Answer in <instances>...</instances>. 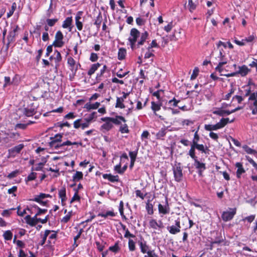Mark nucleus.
Segmentation results:
<instances>
[{
  "label": "nucleus",
  "instance_id": "nucleus-1",
  "mask_svg": "<svg viewBox=\"0 0 257 257\" xmlns=\"http://www.w3.org/2000/svg\"><path fill=\"white\" fill-rule=\"evenodd\" d=\"M20 137L18 133L12 132L10 131L0 132V144L2 146L9 147L17 140Z\"/></svg>",
  "mask_w": 257,
  "mask_h": 257
},
{
  "label": "nucleus",
  "instance_id": "nucleus-2",
  "mask_svg": "<svg viewBox=\"0 0 257 257\" xmlns=\"http://www.w3.org/2000/svg\"><path fill=\"white\" fill-rule=\"evenodd\" d=\"M234 119L229 121L228 118H222L220 121L215 124H205L204 129L207 131L212 132L216 131L224 127L228 123L233 122Z\"/></svg>",
  "mask_w": 257,
  "mask_h": 257
},
{
  "label": "nucleus",
  "instance_id": "nucleus-3",
  "mask_svg": "<svg viewBox=\"0 0 257 257\" xmlns=\"http://www.w3.org/2000/svg\"><path fill=\"white\" fill-rule=\"evenodd\" d=\"M216 59L218 61V64L215 67V69L219 73H221L224 71L223 65L227 64L228 61V59L222 49H219V55L216 58Z\"/></svg>",
  "mask_w": 257,
  "mask_h": 257
},
{
  "label": "nucleus",
  "instance_id": "nucleus-4",
  "mask_svg": "<svg viewBox=\"0 0 257 257\" xmlns=\"http://www.w3.org/2000/svg\"><path fill=\"white\" fill-rule=\"evenodd\" d=\"M190 147L191 148L188 154L191 158H194L195 157H196L195 154L196 149L202 153H206V151L208 150V148L206 146L203 144H199V143L191 145Z\"/></svg>",
  "mask_w": 257,
  "mask_h": 257
},
{
  "label": "nucleus",
  "instance_id": "nucleus-5",
  "mask_svg": "<svg viewBox=\"0 0 257 257\" xmlns=\"http://www.w3.org/2000/svg\"><path fill=\"white\" fill-rule=\"evenodd\" d=\"M140 36V32L136 28H133L131 30L130 35L128 38L130 45L132 50H134L137 47L136 42L138 38Z\"/></svg>",
  "mask_w": 257,
  "mask_h": 257
},
{
  "label": "nucleus",
  "instance_id": "nucleus-6",
  "mask_svg": "<svg viewBox=\"0 0 257 257\" xmlns=\"http://www.w3.org/2000/svg\"><path fill=\"white\" fill-rule=\"evenodd\" d=\"M37 216L35 215L34 217H31L30 215H28L25 217V220L27 223L31 226H35L38 222H41L43 224L45 223L48 220V215L46 216L44 219L37 218Z\"/></svg>",
  "mask_w": 257,
  "mask_h": 257
},
{
  "label": "nucleus",
  "instance_id": "nucleus-7",
  "mask_svg": "<svg viewBox=\"0 0 257 257\" xmlns=\"http://www.w3.org/2000/svg\"><path fill=\"white\" fill-rule=\"evenodd\" d=\"M46 198H52V196L48 194L41 193L39 194L35 195L34 198L30 200L36 202L42 206H46L48 202V200H45Z\"/></svg>",
  "mask_w": 257,
  "mask_h": 257
},
{
  "label": "nucleus",
  "instance_id": "nucleus-8",
  "mask_svg": "<svg viewBox=\"0 0 257 257\" xmlns=\"http://www.w3.org/2000/svg\"><path fill=\"white\" fill-rule=\"evenodd\" d=\"M248 100L250 102V107L253 114H257V92L250 94Z\"/></svg>",
  "mask_w": 257,
  "mask_h": 257
},
{
  "label": "nucleus",
  "instance_id": "nucleus-9",
  "mask_svg": "<svg viewBox=\"0 0 257 257\" xmlns=\"http://www.w3.org/2000/svg\"><path fill=\"white\" fill-rule=\"evenodd\" d=\"M110 118V117H102L101 120L102 121L105 122L100 127V130L103 133H106L109 131H110L113 126V123L111 120L109 119Z\"/></svg>",
  "mask_w": 257,
  "mask_h": 257
},
{
  "label": "nucleus",
  "instance_id": "nucleus-10",
  "mask_svg": "<svg viewBox=\"0 0 257 257\" xmlns=\"http://www.w3.org/2000/svg\"><path fill=\"white\" fill-rule=\"evenodd\" d=\"M167 229L171 234H176L181 231V225L180 219L178 218L175 221V225L168 226Z\"/></svg>",
  "mask_w": 257,
  "mask_h": 257
},
{
  "label": "nucleus",
  "instance_id": "nucleus-11",
  "mask_svg": "<svg viewBox=\"0 0 257 257\" xmlns=\"http://www.w3.org/2000/svg\"><path fill=\"white\" fill-rule=\"evenodd\" d=\"M64 38L63 35L60 31H58L56 32L55 36V40L53 43V45L55 47H62L64 42L63 40Z\"/></svg>",
  "mask_w": 257,
  "mask_h": 257
},
{
  "label": "nucleus",
  "instance_id": "nucleus-12",
  "mask_svg": "<svg viewBox=\"0 0 257 257\" xmlns=\"http://www.w3.org/2000/svg\"><path fill=\"white\" fill-rule=\"evenodd\" d=\"M158 210L160 214L165 215L169 214L170 211V208L168 203V198L166 197L165 204H159Z\"/></svg>",
  "mask_w": 257,
  "mask_h": 257
},
{
  "label": "nucleus",
  "instance_id": "nucleus-13",
  "mask_svg": "<svg viewBox=\"0 0 257 257\" xmlns=\"http://www.w3.org/2000/svg\"><path fill=\"white\" fill-rule=\"evenodd\" d=\"M236 213V209H230L229 211H224L221 215L222 219L224 221L231 220Z\"/></svg>",
  "mask_w": 257,
  "mask_h": 257
},
{
  "label": "nucleus",
  "instance_id": "nucleus-14",
  "mask_svg": "<svg viewBox=\"0 0 257 257\" xmlns=\"http://www.w3.org/2000/svg\"><path fill=\"white\" fill-rule=\"evenodd\" d=\"M117 214L116 212L114 211L113 209L107 211H101L97 214L98 216L103 217L105 219H110L111 217H115Z\"/></svg>",
  "mask_w": 257,
  "mask_h": 257
},
{
  "label": "nucleus",
  "instance_id": "nucleus-15",
  "mask_svg": "<svg viewBox=\"0 0 257 257\" xmlns=\"http://www.w3.org/2000/svg\"><path fill=\"white\" fill-rule=\"evenodd\" d=\"M149 227L154 230H160L164 227L163 223L161 220L157 221L155 219H151L149 222Z\"/></svg>",
  "mask_w": 257,
  "mask_h": 257
},
{
  "label": "nucleus",
  "instance_id": "nucleus-16",
  "mask_svg": "<svg viewBox=\"0 0 257 257\" xmlns=\"http://www.w3.org/2000/svg\"><path fill=\"white\" fill-rule=\"evenodd\" d=\"M24 146L23 144H19L15 146V147L10 149L9 152V158L13 157L14 158L17 154L20 153L21 150L24 148Z\"/></svg>",
  "mask_w": 257,
  "mask_h": 257
},
{
  "label": "nucleus",
  "instance_id": "nucleus-17",
  "mask_svg": "<svg viewBox=\"0 0 257 257\" xmlns=\"http://www.w3.org/2000/svg\"><path fill=\"white\" fill-rule=\"evenodd\" d=\"M194 161V166L195 168L198 170V174L199 176L202 175L203 171L206 169L205 164L203 163L200 162L197 159V157L194 158H192Z\"/></svg>",
  "mask_w": 257,
  "mask_h": 257
},
{
  "label": "nucleus",
  "instance_id": "nucleus-18",
  "mask_svg": "<svg viewBox=\"0 0 257 257\" xmlns=\"http://www.w3.org/2000/svg\"><path fill=\"white\" fill-rule=\"evenodd\" d=\"M173 174L176 181L179 182L182 180L183 173L182 169L180 166H176L173 168Z\"/></svg>",
  "mask_w": 257,
  "mask_h": 257
},
{
  "label": "nucleus",
  "instance_id": "nucleus-19",
  "mask_svg": "<svg viewBox=\"0 0 257 257\" xmlns=\"http://www.w3.org/2000/svg\"><path fill=\"white\" fill-rule=\"evenodd\" d=\"M78 143L77 142H71L69 141H67L65 142L61 143V142L59 143H55V142H50V146L52 147H54L55 149H59L61 147H63L65 146H70V145H77Z\"/></svg>",
  "mask_w": 257,
  "mask_h": 257
},
{
  "label": "nucleus",
  "instance_id": "nucleus-20",
  "mask_svg": "<svg viewBox=\"0 0 257 257\" xmlns=\"http://www.w3.org/2000/svg\"><path fill=\"white\" fill-rule=\"evenodd\" d=\"M59 197L61 199V203L62 206H65L67 200L66 194V188L65 186L62 187L58 191Z\"/></svg>",
  "mask_w": 257,
  "mask_h": 257
},
{
  "label": "nucleus",
  "instance_id": "nucleus-21",
  "mask_svg": "<svg viewBox=\"0 0 257 257\" xmlns=\"http://www.w3.org/2000/svg\"><path fill=\"white\" fill-rule=\"evenodd\" d=\"M140 39L138 41L137 44V47L139 48L140 46L143 45L146 41V40L148 38L149 34L147 31H145L142 33H140Z\"/></svg>",
  "mask_w": 257,
  "mask_h": 257
},
{
  "label": "nucleus",
  "instance_id": "nucleus-22",
  "mask_svg": "<svg viewBox=\"0 0 257 257\" xmlns=\"http://www.w3.org/2000/svg\"><path fill=\"white\" fill-rule=\"evenodd\" d=\"M112 121V123L116 125H119L121 122H126V120L125 118L120 115H116L114 117H110L109 119Z\"/></svg>",
  "mask_w": 257,
  "mask_h": 257
},
{
  "label": "nucleus",
  "instance_id": "nucleus-23",
  "mask_svg": "<svg viewBox=\"0 0 257 257\" xmlns=\"http://www.w3.org/2000/svg\"><path fill=\"white\" fill-rule=\"evenodd\" d=\"M72 18L67 17L63 22L62 24V27L64 29H68L69 31L70 32L72 30Z\"/></svg>",
  "mask_w": 257,
  "mask_h": 257
},
{
  "label": "nucleus",
  "instance_id": "nucleus-24",
  "mask_svg": "<svg viewBox=\"0 0 257 257\" xmlns=\"http://www.w3.org/2000/svg\"><path fill=\"white\" fill-rule=\"evenodd\" d=\"M104 179H107L111 182H116L119 181V177L118 175H112L111 174H104L102 175Z\"/></svg>",
  "mask_w": 257,
  "mask_h": 257
},
{
  "label": "nucleus",
  "instance_id": "nucleus-25",
  "mask_svg": "<svg viewBox=\"0 0 257 257\" xmlns=\"http://www.w3.org/2000/svg\"><path fill=\"white\" fill-rule=\"evenodd\" d=\"M67 63L68 65L70 66V69L71 71L74 70L76 72L78 68V66H80L79 64H76L75 61L72 57H69L67 59Z\"/></svg>",
  "mask_w": 257,
  "mask_h": 257
},
{
  "label": "nucleus",
  "instance_id": "nucleus-26",
  "mask_svg": "<svg viewBox=\"0 0 257 257\" xmlns=\"http://www.w3.org/2000/svg\"><path fill=\"white\" fill-rule=\"evenodd\" d=\"M250 71V69L245 65L241 66L238 67V70L237 71L238 74H240L241 76H245L248 72Z\"/></svg>",
  "mask_w": 257,
  "mask_h": 257
},
{
  "label": "nucleus",
  "instance_id": "nucleus-27",
  "mask_svg": "<svg viewBox=\"0 0 257 257\" xmlns=\"http://www.w3.org/2000/svg\"><path fill=\"white\" fill-rule=\"evenodd\" d=\"M82 13V12H78L75 17V24L77 28L79 31L82 30L83 28V24L82 22L79 21L81 19Z\"/></svg>",
  "mask_w": 257,
  "mask_h": 257
},
{
  "label": "nucleus",
  "instance_id": "nucleus-28",
  "mask_svg": "<svg viewBox=\"0 0 257 257\" xmlns=\"http://www.w3.org/2000/svg\"><path fill=\"white\" fill-rule=\"evenodd\" d=\"M139 244L141 250V252L143 253H147V252L150 251L151 250H149V247L147 244V242L145 240H141L139 242Z\"/></svg>",
  "mask_w": 257,
  "mask_h": 257
},
{
  "label": "nucleus",
  "instance_id": "nucleus-29",
  "mask_svg": "<svg viewBox=\"0 0 257 257\" xmlns=\"http://www.w3.org/2000/svg\"><path fill=\"white\" fill-rule=\"evenodd\" d=\"M236 168H237L236 171V177L240 178L242 174L245 172V170L243 168L242 165L241 163L237 162L235 165Z\"/></svg>",
  "mask_w": 257,
  "mask_h": 257
},
{
  "label": "nucleus",
  "instance_id": "nucleus-30",
  "mask_svg": "<svg viewBox=\"0 0 257 257\" xmlns=\"http://www.w3.org/2000/svg\"><path fill=\"white\" fill-rule=\"evenodd\" d=\"M100 105V103L96 102L94 103L91 104L90 102L86 103L84 106V108L89 110L90 109H95L97 108Z\"/></svg>",
  "mask_w": 257,
  "mask_h": 257
},
{
  "label": "nucleus",
  "instance_id": "nucleus-31",
  "mask_svg": "<svg viewBox=\"0 0 257 257\" xmlns=\"http://www.w3.org/2000/svg\"><path fill=\"white\" fill-rule=\"evenodd\" d=\"M54 55H55L54 59H55V61L56 63L55 67H56V69H57L58 68V67L59 66L60 62H61L62 60V57H61L60 53L59 51H58L57 50H56L55 51Z\"/></svg>",
  "mask_w": 257,
  "mask_h": 257
},
{
  "label": "nucleus",
  "instance_id": "nucleus-32",
  "mask_svg": "<svg viewBox=\"0 0 257 257\" xmlns=\"http://www.w3.org/2000/svg\"><path fill=\"white\" fill-rule=\"evenodd\" d=\"M100 64L98 63L93 64L88 71V74L90 76L92 75L96 70L100 67Z\"/></svg>",
  "mask_w": 257,
  "mask_h": 257
},
{
  "label": "nucleus",
  "instance_id": "nucleus-33",
  "mask_svg": "<svg viewBox=\"0 0 257 257\" xmlns=\"http://www.w3.org/2000/svg\"><path fill=\"white\" fill-rule=\"evenodd\" d=\"M198 130L199 127L197 128V130L194 133L193 138L190 144V146L199 143L200 138L198 133Z\"/></svg>",
  "mask_w": 257,
  "mask_h": 257
},
{
  "label": "nucleus",
  "instance_id": "nucleus-34",
  "mask_svg": "<svg viewBox=\"0 0 257 257\" xmlns=\"http://www.w3.org/2000/svg\"><path fill=\"white\" fill-rule=\"evenodd\" d=\"M97 118V113L96 112H93L91 114H90L88 116L84 118V120H86L90 124V123L95 120Z\"/></svg>",
  "mask_w": 257,
  "mask_h": 257
},
{
  "label": "nucleus",
  "instance_id": "nucleus-35",
  "mask_svg": "<svg viewBox=\"0 0 257 257\" xmlns=\"http://www.w3.org/2000/svg\"><path fill=\"white\" fill-rule=\"evenodd\" d=\"M51 232L50 234L48 235V242L49 244L52 243V241H53V243H54L55 240L57 237V233L54 231L51 230Z\"/></svg>",
  "mask_w": 257,
  "mask_h": 257
},
{
  "label": "nucleus",
  "instance_id": "nucleus-36",
  "mask_svg": "<svg viewBox=\"0 0 257 257\" xmlns=\"http://www.w3.org/2000/svg\"><path fill=\"white\" fill-rule=\"evenodd\" d=\"M212 112L214 114H216L220 116H224V110L221 108H215L212 110Z\"/></svg>",
  "mask_w": 257,
  "mask_h": 257
},
{
  "label": "nucleus",
  "instance_id": "nucleus-37",
  "mask_svg": "<svg viewBox=\"0 0 257 257\" xmlns=\"http://www.w3.org/2000/svg\"><path fill=\"white\" fill-rule=\"evenodd\" d=\"M126 54V51L124 48H121L119 49L118 52V59L119 60L123 59L125 57Z\"/></svg>",
  "mask_w": 257,
  "mask_h": 257
},
{
  "label": "nucleus",
  "instance_id": "nucleus-38",
  "mask_svg": "<svg viewBox=\"0 0 257 257\" xmlns=\"http://www.w3.org/2000/svg\"><path fill=\"white\" fill-rule=\"evenodd\" d=\"M83 174L82 172L76 171L75 174L72 177L73 181H78L83 178Z\"/></svg>",
  "mask_w": 257,
  "mask_h": 257
},
{
  "label": "nucleus",
  "instance_id": "nucleus-39",
  "mask_svg": "<svg viewBox=\"0 0 257 257\" xmlns=\"http://www.w3.org/2000/svg\"><path fill=\"white\" fill-rule=\"evenodd\" d=\"M161 104L157 103L154 101L151 102V108L154 111V113L156 115V112L159 111L161 109Z\"/></svg>",
  "mask_w": 257,
  "mask_h": 257
},
{
  "label": "nucleus",
  "instance_id": "nucleus-40",
  "mask_svg": "<svg viewBox=\"0 0 257 257\" xmlns=\"http://www.w3.org/2000/svg\"><path fill=\"white\" fill-rule=\"evenodd\" d=\"M123 124H122L119 128V131L121 134H124V133H129V130L128 126L127 124L125 122H123Z\"/></svg>",
  "mask_w": 257,
  "mask_h": 257
},
{
  "label": "nucleus",
  "instance_id": "nucleus-41",
  "mask_svg": "<svg viewBox=\"0 0 257 257\" xmlns=\"http://www.w3.org/2000/svg\"><path fill=\"white\" fill-rule=\"evenodd\" d=\"M235 88L231 86L230 89L229 90V92L223 96V99L224 100H229L231 97V95L234 93Z\"/></svg>",
  "mask_w": 257,
  "mask_h": 257
},
{
  "label": "nucleus",
  "instance_id": "nucleus-42",
  "mask_svg": "<svg viewBox=\"0 0 257 257\" xmlns=\"http://www.w3.org/2000/svg\"><path fill=\"white\" fill-rule=\"evenodd\" d=\"M124 100L120 97H117L116 102L115 104V107L124 108H125V105L123 104Z\"/></svg>",
  "mask_w": 257,
  "mask_h": 257
},
{
  "label": "nucleus",
  "instance_id": "nucleus-43",
  "mask_svg": "<svg viewBox=\"0 0 257 257\" xmlns=\"http://www.w3.org/2000/svg\"><path fill=\"white\" fill-rule=\"evenodd\" d=\"M102 18L100 13L98 14L94 22V25L96 26L97 29H99L102 22Z\"/></svg>",
  "mask_w": 257,
  "mask_h": 257
},
{
  "label": "nucleus",
  "instance_id": "nucleus-44",
  "mask_svg": "<svg viewBox=\"0 0 257 257\" xmlns=\"http://www.w3.org/2000/svg\"><path fill=\"white\" fill-rule=\"evenodd\" d=\"M24 113L27 116H31L35 113V109L32 108H27L25 109Z\"/></svg>",
  "mask_w": 257,
  "mask_h": 257
},
{
  "label": "nucleus",
  "instance_id": "nucleus-45",
  "mask_svg": "<svg viewBox=\"0 0 257 257\" xmlns=\"http://www.w3.org/2000/svg\"><path fill=\"white\" fill-rule=\"evenodd\" d=\"M17 8V4L16 3H13L12 5L11 9L7 13V18H10L14 14Z\"/></svg>",
  "mask_w": 257,
  "mask_h": 257
},
{
  "label": "nucleus",
  "instance_id": "nucleus-46",
  "mask_svg": "<svg viewBox=\"0 0 257 257\" xmlns=\"http://www.w3.org/2000/svg\"><path fill=\"white\" fill-rule=\"evenodd\" d=\"M166 134V130L165 128H162L156 134L157 139H160L164 137Z\"/></svg>",
  "mask_w": 257,
  "mask_h": 257
},
{
  "label": "nucleus",
  "instance_id": "nucleus-47",
  "mask_svg": "<svg viewBox=\"0 0 257 257\" xmlns=\"http://www.w3.org/2000/svg\"><path fill=\"white\" fill-rule=\"evenodd\" d=\"M119 249L120 247L118 246V241L116 242L114 245L111 246L109 247V250L115 253L117 252Z\"/></svg>",
  "mask_w": 257,
  "mask_h": 257
},
{
  "label": "nucleus",
  "instance_id": "nucleus-48",
  "mask_svg": "<svg viewBox=\"0 0 257 257\" xmlns=\"http://www.w3.org/2000/svg\"><path fill=\"white\" fill-rule=\"evenodd\" d=\"M51 231L49 230H46L43 235H42V240L41 241V244L43 245L46 242V239L48 235L51 233Z\"/></svg>",
  "mask_w": 257,
  "mask_h": 257
},
{
  "label": "nucleus",
  "instance_id": "nucleus-49",
  "mask_svg": "<svg viewBox=\"0 0 257 257\" xmlns=\"http://www.w3.org/2000/svg\"><path fill=\"white\" fill-rule=\"evenodd\" d=\"M16 35L15 32H12L11 31L10 32L9 35L8 36V43L10 44L13 42L15 40V37Z\"/></svg>",
  "mask_w": 257,
  "mask_h": 257
},
{
  "label": "nucleus",
  "instance_id": "nucleus-50",
  "mask_svg": "<svg viewBox=\"0 0 257 257\" xmlns=\"http://www.w3.org/2000/svg\"><path fill=\"white\" fill-rule=\"evenodd\" d=\"M146 208L149 214L152 215L153 214V205L152 204L149 203V202L147 203L146 204Z\"/></svg>",
  "mask_w": 257,
  "mask_h": 257
},
{
  "label": "nucleus",
  "instance_id": "nucleus-51",
  "mask_svg": "<svg viewBox=\"0 0 257 257\" xmlns=\"http://www.w3.org/2000/svg\"><path fill=\"white\" fill-rule=\"evenodd\" d=\"M3 236L6 240H10L12 238L13 234L11 231L7 230L4 232Z\"/></svg>",
  "mask_w": 257,
  "mask_h": 257
},
{
  "label": "nucleus",
  "instance_id": "nucleus-52",
  "mask_svg": "<svg viewBox=\"0 0 257 257\" xmlns=\"http://www.w3.org/2000/svg\"><path fill=\"white\" fill-rule=\"evenodd\" d=\"M72 212L69 211L65 216H64L62 218L61 221L63 223L68 222L69 221V220H70L71 217L72 216Z\"/></svg>",
  "mask_w": 257,
  "mask_h": 257
},
{
  "label": "nucleus",
  "instance_id": "nucleus-53",
  "mask_svg": "<svg viewBox=\"0 0 257 257\" xmlns=\"http://www.w3.org/2000/svg\"><path fill=\"white\" fill-rule=\"evenodd\" d=\"M44 165V163H39V164L36 165L35 166L33 167L32 168V171H41L43 168V166Z\"/></svg>",
  "mask_w": 257,
  "mask_h": 257
},
{
  "label": "nucleus",
  "instance_id": "nucleus-54",
  "mask_svg": "<svg viewBox=\"0 0 257 257\" xmlns=\"http://www.w3.org/2000/svg\"><path fill=\"white\" fill-rule=\"evenodd\" d=\"M180 102L179 100H177L175 98H173L172 99L170 100L168 102V104L171 106L176 107L177 106L178 103Z\"/></svg>",
  "mask_w": 257,
  "mask_h": 257
},
{
  "label": "nucleus",
  "instance_id": "nucleus-55",
  "mask_svg": "<svg viewBox=\"0 0 257 257\" xmlns=\"http://www.w3.org/2000/svg\"><path fill=\"white\" fill-rule=\"evenodd\" d=\"M37 174L35 172H32L31 174H30L27 178L26 179V181H31L32 180H34L37 177Z\"/></svg>",
  "mask_w": 257,
  "mask_h": 257
},
{
  "label": "nucleus",
  "instance_id": "nucleus-56",
  "mask_svg": "<svg viewBox=\"0 0 257 257\" xmlns=\"http://www.w3.org/2000/svg\"><path fill=\"white\" fill-rule=\"evenodd\" d=\"M188 7L190 12H192L196 8V5L193 2L192 0H188Z\"/></svg>",
  "mask_w": 257,
  "mask_h": 257
},
{
  "label": "nucleus",
  "instance_id": "nucleus-57",
  "mask_svg": "<svg viewBox=\"0 0 257 257\" xmlns=\"http://www.w3.org/2000/svg\"><path fill=\"white\" fill-rule=\"evenodd\" d=\"M128 245L130 251H133L136 249L135 243L132 239H129Z\"/></svg>",
  "mask_w": 257,
  "mask_h": 257
},
{
  "label": "nucleus",
  "instance_id": "nucleus-58",
  "mask_svg": "<svg viewBox=\"0 0 257 257\" xmlns=\"http://www.w3.org/2000/svg\"><path fill=\"white\" fill-rule=\"evenodd\" d=\"M20 81V77L18 75H15L12 80L13 85H17Z\"/></svg>",
  "mask_w": 257,
  "mask_h": 257
},
{
  "label": "nucleus",
  "instance_id": "nucleus-59",
  "mask_svg": "<svg viewBox=\"0 0 257 257\" xmlns=\"http://www.w3.org/2000/svg\"><path fill=\"white\" fill-rule=\"evenodd\" d=\"M243 149H244V151L248 154H253L255 153V151L254 150L251 149L247 146H243Z\"/></svg>",
  "mask_w": 257,
  "mask_h": 257
},
{
  "label": "nucleus",
  "instance_id": "nucleus-60",
  "mask_svg": "<svg viewBox=\"0 0 257 257\" xmlns=\"http://www.w3.org/2000/svg\"><path fill=\"white\" fill-rule=\"evenodd\" d=\"M80 200V197L78 195V192H76L71 198L70 203L71 204L74 201H79Z\"/></svg>",
  "mask_w": 257,
  "mask_h": 257
},
{
  "label": "nucleus",
  "instance_id": "nucleus-61",
  "mask_svg": "<svg viewBox=\"0 0 257 257\" xmlns=\"http://www.w3.org/2000/svg\"><path fill=\"white\" fill-rule=\"evenodd\" d=\"M39 207L36 204H30L27 207V210L29 211L31 213H33V210H38Z\"/></svg>",
  "mask_w": 257,
  "mask_h": 257
},
{
  "label": "nucleus",
  "instance_id": "nucleus-62",
  "mask_svg": "<svg viewBox=\"0 0 257 257\" xmlns=\"http://www.w3.org/2000/svg\"><path fill=\"white\" fill-rule=\"evenodd\" d=\"M57 21V19H47L46 20L47 25L50 27L53 26Z\"/></svg>",
  "mask_w": 257,
  "mask_h": 257
},
{
  "label": "nucleus",
  "instance_id": "nucleus-63",
  "mask_svg": "<svg viewBox=\"0 0 257 257\" xmlns=\"http://www.w3.org/2000/svg\"><path fill=\"white\" fill-rule=\"evenodd\" d=\"M62 135L60 134H57L55 135L53 140L51 142L59 143L61 142L62 139Z\"/></svg>",
  "mask_w": 257,
  "mask_h": 257
},
{
  "label": "nucleus",
  "instance_id": "nucleus-64",
  "mask_svg": "<svg viewBox=\"0 0 257 257\" xmlns=\"http://www.w3.org/2000/svg\"><path fill=\"white\" fill-rule=\"evenodd\" d=\"M90 123L86 120H82L81 122V127L82 130H84L85 128L88 127Z\"/></svg>",
  "mask_w": 257,
  "mask_h": 257
}]
</instances>
